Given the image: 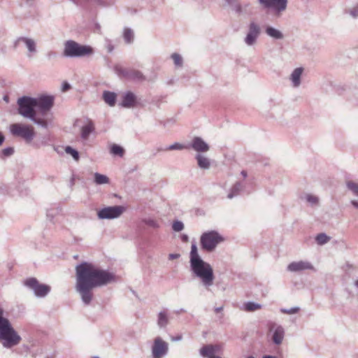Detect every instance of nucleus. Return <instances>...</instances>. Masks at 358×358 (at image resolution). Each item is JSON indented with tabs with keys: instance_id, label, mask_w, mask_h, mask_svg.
Segmentation results:
<instances>
[{
	"instance_id": "1",
	"label": "nucleus",
	"mask_w": 358,
	"mask_h": 358,
	"mask_svg": "<svg viewBox=\"0 0 358 358\" xmlns=\"http://www.w3.org/2000/svg\"><path fill=\"white\" fill-rule=\"evenodd\" d=\"M76 290L85 306H89L94 298L93 289L116 281L114 273L108 270L99 268L87 262H83L76 266Z\"/></svg>"
},
{
	"instance_id": "2",
	"label": "nucleus",
	"mask_w": 358,
	"mask_h": 358,
	"mask_svg": "<svg viewBox=\"0 0 358 358\" xmlns=\"http://www.w3.org/2000/svg\"><path fill=\"white\" fill-rule=\"evenodd\" d=\"M189 266L192 274L201 280L202 285L206 290L210 291V287L213 285L215 280L213 268L199 255L195 243H192L191 246Z\"/></svg>"
},
{
	"instance_id": "3",
	"label": "nucleus",
	"mask_w": 358,
	"mask_h": 358,
	"mask_svg": "<svg viewBox=\"0 0 358 358\" xmlns=\"http://www.w3.org/2000/svg\"><path fill=\"white\" fill-rule=\"evenodd\" d=\"M18 113L22 117L29 119L35 124L47 129L48 127V121L45 117H41L36 113L35 108V98L23 96L17 99Z\"/></svg>"
},
{
	"instance_id": "4",
	"label": "nucleus",
	"mask_w": 358,
	"mask_h": 358,
	"mask_svg": "<svg viewBox=\"0 0 358 358\" xmlns=\"http://www.w3.org/2000/svg\"><path fill=\"white\" fill-rule=\"evenodd\" d=\"M21 340L8 319L3 317V310L0 307V343L6 348H11L17 345Z\"/></svg>"
},
{
	"instance_id": "5",
	"label": "nucleus",
	"mask_w": 358,
	"mask_h": 358,
	"mask_svg": "<svg viewBox=\"0 0 358 358\" xmlns=\"http://www.w3.org/2000/svg\"><path fill=\"white\" fill-rule=\"evenodd\" d=\"M93 52V48L89 45H81L73 40H69L64 43L63 55L66 57L78 58L90 55Z\"/></svg>"
},
{
	"instance_id": "6",
	"label": "nucleus",
	"mask_w": 358,
	"mask_h": 358,
	"mask_svg": "<svg viewBox=\"0 0 358 358\" xmlns=\"http://www.w3.org/2000/svg\"><path fill=\"white\" fill-rule=\"evenodd\" d=\"M10 131L13 136L22 138L27 143H31L35 136L34 127L28 124H12Z\"/></svg>"
},
{
	"instance_id": "7",
	"label": "nucleus",
	"mask_w": 358,
	"mask_h": 358,
	"mask_svg": "<svg viewBox=\"0 0 358 358\" xmlns=\"http://www.w3.org/2000/svg\"><path fill=\"white\" fill-rule=\"evenodd\" d=\"M223 238L215 231L204 232L200 238L201 248L207 252L213 251Z\"/></svg>"
},
{
	"instance_id": "8",
	"label": "nucleus",
	"mask_w": 358,
	"mask_h": 358,
	"mask_svg": "<svg viewBox=\"0 0 358 358\" xmlns=\"http://www.w3.org/2000/svg\"><path fill=\"white\" fill-rule=\"evenodd\" d=\"M115 73L121 78L134 82H143L146 80L145 76L138 70L131 68H124L120 65L114 66Z\"/></svg>"
},
{
	"instance_id": "9",
	"label": "nucleus",
	"mask_w": 358,
	"mask_h": 358,
	"mask_svg": "<svg viewBox=\"0 0 358 358\" xmlns=\"http://www.w3.org/2000/svg\"><path fill=\"white\" fill-rule=\"evenodd\" d=\"M259 4L266 10H271L280 17L287 8L288 0H257Z\"/></svg>"
},
{
	"instance_id": "10",
	"label": "nucleus",
	"mask_w": 358,
	"mask_h": 358,
	"mask_svg": "<svg viewBox=\"0 0 358 358\" xmlns=\"http://www.w3.org/2000/svg\"><path fill=\"white\" fill-rule=\"evenodd\" d=\"M23 285L32 289L36 296L39 298L45 297L50 292V287L39 283L36 278H29L23 282Z\"/></svg>"
},
{
	"instance_id": "11",
	"label": "nucleus",
	"mask_w": 358,
	"mask_h": 358,
	"mask_svg": "<svg viewBox=\"0 0 358 358\" xmlns=\"http://www.w3.org/2000/svg\"><path fill=\"white\" fill-rule=\"evenodd\" d=\"M34 98L36 107L39 109L38 115L45 117L47 113L54 106L55 97L52 95L41 94Z\"/></svg>"
},
{
	"instance_id": "12",
	"label": "nucleus",
	"mask_w": 358,
	"mask_h": 358,
	"mask_svg": "<svg viewBox=\"0 0 358 358\" xmlns=\"http://www.w3.org/2000/svg\"><path fill=\"white\" fill-rule=\"evenodd\" d=\"M169 343L161 337H156L151 347V358H164L169 353Z\"/></svg>"
},
{
	"instance_id": "13",
	"label": "nucleus",
	"mask_w": 358,
	"mask_h": 358,
	"mask_svg": "<svg viewBox=\"0 0 358 358\" xmlns=\"http://www.w3.org/2000/svg\"><path fill=\"white\" fill-rule=\"evenodd\" d=\"M261 27L257 22L250 21L248 26L245 37L243 39L244 43L248 46L254 45L261 34Z\"/></svg>"
},
{
	"instance_id": "14",
	"label": "nucleus",
	"mask_w": 358,
	"mask_h": 358,
	"mask_svg": "<svg viewBox=\"0 0 358 358\" xmlns=\"http://www.w3.org/2000/svg\"><path fill=\"white\" fill-rule=\"evenodd\" d=\"M125 211L122 206L104 207L97 212L98 217L101 220H112L119 217Z\"/></svg>"
},
{
	"instance_id": "15",
	"label": "nucleus",
	"mask_w": 358,
	"mask_h": 358,
	"mask_svg": "<svg viewBox=\"0 0 358 358\" xmlns=\"http://www.w3.org/2000/svg\"><path fill=\"white\" fill-rule=\"evenodd\" d=\"M232 11L238 15L252 14V6L249 1L241 2L239 0H225Z\"/></svg>"
},
{
	"instance_id": "16",
	"label": "nucleus",
	"mask_w": 358,
	"mask_h": 358,
	"mask_svg": "<svg viewBox=\"0 0 358 358\" xmlns=\"http://www.w3.org/2000/svg\"><path fill=\"white\" fill-rule=\"evenodd\" d=\"M21 43H23L27 48L28 52L27 55L28 57L31 58L36 53V43L33 38L25 36L18 37L13 43L14 49L19 48Z\"/></svg>"
},
{
	"instance_id": "17",
	"label": "nucleus",
	"mask_w": 358,
	"mask_h": 358,
	"mask_svg": "<svg viewBox=\"0 0 358 358\" xmlns=\"http://www.w3.org/2000/svg\"><path fill=\"white\" fill-rule=\"evenodd\" d=\"M269 331H273L272 341L275 345H280L285 336V329L279 324L271 322L268 325Z\"/></svg>"
},
{
	"instance_id": "18",
	"label": "nucleus",
	"mask_w": 358,
	"mask_h": 358,
	"mask_svg": "<svg viewBox=\"0 0 358 358\" xmlns=\"http://www.w3.org/2000/svg\"><path fill=\"white\" fill-rule=\"evenodd\" d=\"M120 106L125 108H134L137 106V97L136 94L131 92L127 91L122 95V101Z\"/></svg>"
},
{
	"instance_id": "19",
	"label": "nucleus",
	"mask_w": 358,
	"mask_h": 358,
	"mask_svg": "<svg viewBox=\"0 0 358 358\" xmlns=\"http://www.w3.org/2000/svg\"><path fill=\"white\" fill-rule=\"evenodd\" d=\"M313 269H314L313 266L307 261L293 262L287 266V270L291 272H300Z\"/></svg>"
},
{
	"instance_id": "20",
	"label": "nucleus",
	"mask_w": 358,
	"mask_h": 358,
	"mask_svg": "<svg viewBox=\"0 0 358 358\" xmlns=\"http://www.w3.org/2000/svg\"><path fill=\"white\" fill-rule=\"evenodd\" d=\"M95 131V126L93 121L87 118L86 123L81 127L80 137L83 140L86 141L89 138L90 135Z\"/></svg>"
},
{
	"instance_id": "21",
	"label": "nucleus",
	"mask_w": 358,
	"mask_h": 358,
	"mask_svg": "<svg viewBox=\"0 0 358 358\" xmlns=\"http://www.w3.org/2000/svg\"><path fill=\"white\" fill-rule=\"evenodd\" d=\"M191 147L196 152H205L209 150V145L201 137L198 136L192 139Z\"/></svg>"
},
{
	"instance_id": "22",
	"label": "nucleus",
	"mask_w": 358,
	"mask_h": 358,
	"mask_svg": "<svg viewBox=\"0 0 358 358\" xmlns=\"http://www.w3.org/2000/svg\"><path fill=\"white\" fill-rule=\"evenodd\" d=\"M265 34L274 40H282L284 38L283 33L272 26L268 25L265 27Z\"/></svg>"
},
{
	"instance_id": "23",
	"label": "nucleus",
	"mask_w": 358,
	"mask_h": 358,
	"mask_svg": "<svg viewBox=\"0 0 358 358\" xmlns=\"http://www.w3.org/2000/svg\"><path fill=\"white\" fill-rule=\"evenodd\" d=\"M302 67L296 68L290 75V80L294 87H298L301 85V77L303 73Z\"/></svg>"
},
{
	"instance_id": "24",
	"label": "nucleus",
	"mask_w": 358,
	"mask_h": 358,
	"mask_svg": "<svg viewBox=\"0 0 358 358\" xmlns=\"http://www.w3.org/2000/svg\"><path fill=\"white\" fill-rule=\"evenodd\" d=\"M169 323V314L166 310L160 311L157 315V325L160 329H164Z\"/></svg>"
},
{
	"instance_id": "25",
	"label": "nucleus",
	"mask_w": 358,
	"mask_h": 358,
	"mask_svg": "<svg viewBox=\"0 0 358 358\" xmlns=\"http://www.w3.org/2000/svg\"><path fill=\"white\" fill-rule=\"evenodd\" d=\"M103 101L110 106H114L116 103L117 95L115 92L104 91L103 92Z\"/></svg>"
},
{
	"instance_id": "26",
	"label": "nucleus",
	"mask_w": 358,
	"mask_h": 358,
	"mask_svg": "<svg viewBox=\"0 0 358 358\" xmlns=\"http://www.w3.org/2000/svg\"><path fill=\"white\" fill-rule=\"evenodd\" d=\"M197 160L198 166L201 169H208L210 167V159L201 154H197L195 157Z\"/></svg>"
},
{
	"instance_id": "27",
	"label": "nucleus",
	"mask_w": 358,
	"mask_h": 358,
	"mask_svg": "<svg viewBox=\"0 0 358 358\" xmlns=\"http://www.w3.org/2000/svg\"><path fill=\"white\" fill-rule=\"evenodd\" d=\"M243 185L241 182H236L231 188L230 192L227 195V198L231 199L239 195L243 191Z\"/></svg>"
},
{
	"instance_id": "28",
	"label": "nucleus",
	"mask_w": 358,
	"mask_h": 358,
	"mask_svg": "<svg viewBox=\"0 0 358 358\" xmlns=\"http://www.w3.org/2000/svg\"><path fill=\"white\" fill-rule=\"evenodd\" d=\"M300 199L306 201L311 206H317L319 203V198L311 194H304L301 195Z\"/></svg>"
},
{
	"instance_id": "29",
	"label": "nucleus",
	"mask_w": 358,
	"mask_h": 358,
	"mask_svg": "<svg viewBox=\"0 0 358 358\" xmlns=\"http://www.w3.org/2000/svg\"><path fill=\"white\" fill-rule=\"evenodd\" d=\"M215 352H217V350H215L213 345H204L200 350V354L203 357H208V358L210 356H213Z\"/></svg>"
},
{
	"instance_id": "30",
	"label": "nucleus",
	"mask_w": 358,
	"mask_h": 358,
	"mask_svg": "<svg viewBox=\"0 0 358 358\" xmlns=\"http://www.w3.org/2000/svg\"><path fill=\"white\" fill-rule=\"evenodd\" d=\"M123 38L126 43H132L134 41V31L131 28L125 27L123 31Z\"/></svg>"
},
{
	"instance_id": "31",
	"label": "nucleus",
	"mask_w": 358,
	"mask_h": 358,
	"mask_svg": "<svg viewBox=\"0 0 358 358\" xmlns=\"http://www.w3.org/2000/svg\"><path fill=\"white\" fill-rule=\"evenodd\" d=\"M94 182L96 185H103L109 182V178L99 173H95L94 175Z\"/></svg>"
},
{
	"instance_id": "32",
	"label": "nucleus",
	"mask_w": 358,
	"mask_h": 358,
	"mask_svg": "<svg viewBox=\"0 0 358 358\" xmlns=\"http://www.w3.org/2000/svg\"><path fill=\"white\" fill-rule=\"evenodd\" d=\"M262 308L261 304L252 301H248L244 303V310L248 312H252Z\"/></svg>"
},
{
	"instance_id": "33",
	"label": "nucleus",
	"mask_w": 358,
	"mask_h": 358,
	"mask_svg": "<svg viewBox=\"0 0 358 358\" xmlns=\"http://www.w3.org/2000/svg\"><path fill=\"white\" fill-rule=\"evenodd\" d=\"M330 240V237H329L326 234L324 233H320L317 234L315 237V241L317 243L320 245H324Z\"/></svg>"
},
{
	"instance_id": "34",
	"label": "nucleus",
	"mask_w": 358,
	"mask_h": 358,
	"mask_svg": "<svg viewBox=\"0 0 358 358\" xmlns=\"http://www.w3.org/2000/svg\"><path fill=\"white\" fill-rule=\"evenodd\" d=\"M110 152L113 155H117V156H119V157H122L124 155V150L120 145H118L117 144H113L110 147Z\"/></svg>"
},
{
	"instance_id": "35",
	"label": "nucleus",
	"mask_w": 358,
	"mask_h": 358,
	"mask_svg": "<svg viewBox=\"0 0 358 358\" xmlns=\"http://www.w3.org/2000/svg\"><path fill=\"white\" fill-rule=\"evenodd\" d=\"M346 186L349 190H350L355 196H358V184L353 181H348Z\"/></svg>"
},
{
	"instance_id": "36",
	"label": "nucleus",
	"mask_w": 358,
	"mask_h": 358,
	"mask_svg": "<svg viewBox=\"0 0 358 358\" xmlns=\"http://www.w3.org/2000/svg\"><path fill=\"white\" fill-rule=\"evenodd\" d=\"M65 151L67 154L71 155L72 157L73 158V159H75L76 161L79 160V158H80L79 152L73 148L72 147L66 146L65 148Z\"/></svg>"
},
{
	"instance_id": "37",
	"label": "nucleus",
	"mask_w": 358,
	"mask_h": 358,
	"mask_svg": "<svg viewBox=\"0 0 358 358\" xmlns=\"http://www.w3.org/2000/svg\"><path fill=\"white\" fill-rule=\"evenodd\" d=\"M187 148H188L187 146H186L183 144H181L180 143H175L166 147L165 149H164V150H183V149H185Z\"/></svg>"
},
{
	"instance_id": "38",
	"label": "nucleus",
	"mask_w": 358,
	"mask_h": 358,
	"mask_svg": "<svg viewBox=\"0 0 358 358\" xmlns=\"http://www.w3.org/2000/svg\"><path fill=\"white\" fill-rule=\"evenodd\" d=\"M173 60L174 64L176 66L180 67L182 66V58L178 53H173L171 56Z\"/></svg>"
},
{
	"instance_id": "39",
	"label": "nucleus",
	"mask_w": 358,
	"mask_h": 358,
	"mask_svg": "<svg viewBox=\"0 0 358 358\" xmlns=\"http://www.w3.org/2000/svg\"><path fill=\"white\" fill-rule=\"evenodd\" d=\"M14 153V148L12 147H8L1 150L0 157H8L13 155Z\"/></svg>"
},
{
	"instance_id": "40",
	"label": "nucleus",
	"mask_w": 358,
	"mask_h": 358,
	"mask_svg": "<svg viewBox=\"0 0 358 358\" xmlns=\"http://www.w3.org/2000/svg\"><path fill=\"white\" fill-rule=\"evenodd\" d=\"M143 222L148 226L152 227V228H154V229H157L159 227L158 222L154 220V219H151V218H145L143 220Z\"/></svg>"
},
{
	"instance_id": "41",
	"label": "nucleus",
	"mask_w": 358,
	"mask_h": 358,
	"mask_svg": "<svg viewBox=\"0 0 358 358\" xmlns=\"http://www.w3.org/2000/svg\"><path fill=\"white\" fill-rule=\"evenodd\" d=\"M172 229L175 231H181L184 229V224L179 220L173 222Z\"/></svg>"
},
{
	"instance_id": "42",
	"label": "nucleus",
	"mask_w": 358,
	"mask_h": 358,
	"mask_svg": "<svg viewBox=\"0 0 358 358\" xmlns=\"http://www.w3.org/2000/svg\"><path fill=\"white\" fill-rule=\"evenodd\" d=\"M299 310V307H293V308H291L289 309H281V312L282 313H286V314H295L296 313H298Z\"/></svg>"
},
{
	"instance_id": "43",
	"label": "nucleus",
	"mask_w": 358,
	"mask_h": 358,
	"mask_svg": "<svg viewBox=\"0 0 358 358\" xmlns=\"http://www.w3.org/2000/svg\"><path fill=\"white\" fill-rule=\"evenodd\" d=\"M348 13L353 17H358V5L354 6L352 8L350 9Z\"/></svg>"
},
{
	"instance_id": "44",
	"label": "nucleus",
	"mask_w": 358,
	"mask_h": 358,
	"mask_svg": "<svg viewBox=\"0 0 358 358\" xmlns=\"http://www.w3.org/2000/svg\"><path fill=\"white\" fill-rule=\"evenodd\" d=\"M106 48L109 53H111L114 50V46L112 42L109 39L106 40Z\"/></svg>"
},
{
	"instance_id": "45",
	"label": "nucleus",
	"mask_w": 358,
	"mask_h": 358,
	"mask_svg": "<svg viewBox=\"0 0 358 358\" xmlns=\"http://www.w3.org/2000/svg\"><path fill=\"white\" fill-rule=\"evenodd\" d=\"M180 257V254H176V253H171L169 255V259L170 260H173V259H178Z\"/></svg>"
},
{
	"instance_id": "46",
	"label": "nucleus",
	"mask_w": 358,
	"mask_h": 358,
	"mask_svg": "<svg viewBox=\"0 0 358 358\" xmlns=\"http://www.w3.org/2000/svg\"><path fill=\"white\" fill-rule=\"evenodd\" d=\"M70 88H71V86L68 83L65 82L62 84V91L63 92H66V91L69 90Z\"/></svg>"
},
{
	"instance_id": "47",
	"label": "nucleus",
	"mask_w": 358,
	"mask_h": 358,
	"mask_svg": "<svg viewBox=\"0 0 358 358\" xmlns=\"http://www.w3.org/2000/svg\"><path fill=\"white\" fill-rule=\"evenodd\" d=\"M33 145H34L36 148H40L41 145H46V143H45V142H43V141H42L41 143H38V141H36V142H34V143H33Z\"/></svg>"
},
{
	"instance_id": "48",
	"label": "nucleus",
	"mask_w": 358,
	"mask_h": 358,
	"mask_svg": "<svg viewBox=\"0 0 358 358\" xmlns=\"http://www.w3.org/2000/svg\"><path fill=\"white\" fill-rule=\"evenodd\" d=\"M57 55L55 52L50 51L48 53L47 56L48 58L55 57Z\"/></svg>"
},
{
	"instance_id": "49",
	"label": "nucleus",
	"mask_w": 358,
	"mask_h": 358,
	"mask_svg": "<svg viewBox=\"0 0 358 358\" xmlns=\"http://www.w3.org/2000/svg\"><path fill=\"white\" fill-rule=\"evenodd\" d=\"M5 141V136L1 131H0V145L3 144Z\"/></svg>"
},
{
	"instance_id": "50",
	"label": "nucleus",
	"mask_w": 358,
	"mask_h": 358,
	"mask_svg": "<svg viewBox=\"0 0 358 358\" xmlns=\"http://www.w3.org/2000/svg\"><path fill=\"white\" fill-rule=\"evenodd\" d=\"M181 239H182V241L183 242H187V241H188L189 238H188V236H187V235H186V234H183V235H182V236H181Z\"/></svg>"
},
{
	"instance_id": "51",
	"label": "nucleus",
	"mask_w": 358,
	"mask_h": 358,
	"mask_svg": "<svg viewBox=\"0 0 358 358\" xmlns=\"http://www.w3.org/2000/svg\"><path fill=\"white\" fill-rule=\"evenodd\" d=\"M185 312H186V310L184 308H180L179 310H175V313L177 315H179L182 313H185Z\"/></svg>"
},
{
	"instance_id": "52",
	"label": "nucleus",
	"mask_w": 358,
	"mask_h": 358,
	"mask_svg": "<svg viewBox=\"0 0 358 358\" xmlns=\"http://www.w3.org/2000/svg\"><path fill=\"white\" fill-rule=\"evenodd\" d=\"M351 203L354 207L358 208V201L352 200L351 201Z\"/></svg>"
},
{
	"instance_id": "53",
	"label": "nucleus",
	"mask_w": 358,
	"mask_h": 358,
	"mask_svg": "<svg viewBox=\"0 0 358 358\" xmlns=\"http://www.w3.org/2000/svg\"><path fill=\"white\" fill-rule=\"evenodd\" d=\"M47 216L48 217H50L51 219H52L54 217V213L50 212V210H48L47 212Z\"/></svg>"
},
{
	"instance_id": "54",
	"label": "nucleus",
	"mask_w": 358,
	"mask_h": 358,
	"mask_svg": "<svg viewBox=\"0 0 358 358\" xmlns=\"http://www.w3.org/2000/svg\"><path fill=\"white\" fill-rule=\"evenodd\" d=\"M222 310H223V307L222 306L217 307V308H215V312L218 313L221 312Z\"/></svg>"
},
{
	"instance_id": "55",
	"label": "nucleus",
	"mask_w": 358,
	"mask_h": 358,
	"mask_svg": "<svg viewBox=\"0 0 358 358\" xmlns=\"http://www.w3.org/2000/svg\"><path fill=\"white\" fill-rule=\"evenodd\" d=\"M26 3L29 6H32L34 3V0H26Z\"/></svg>"
},
{
	"instance_id": "56",
	"label": "nucleus",
	"mask_w": 358,
	"mask_h": 358,
	"mask_svg": "<svg viewBox=\"0 0 358 358\" xmlns=\"http://www.w3.org/2000/svg\"><path fill=\"white\" fill-rule=\"evenodd\" d=\"M241 174L242 175V176L243 177V178H245L247 177V172L245 171H242Z\"/></svg>"
},
{
	"instance_id": "57",
	"label": "nucleus",
	"mask_w": 358,
	"mask_h": 358,
	"mask_svg": "<svg viewBox=\"0 0 358 358\" xmlns=\"http://www.w3.org/2000/svg\"><path fill=\"white\" fill-rule=\"evenodd\" d=\"M182 339V336H178L176 338H173L172 340L175 341H180Z\"/></svg>"
},
{
	"instance_id": "58",
	"label": "nucleus",
	"mask_w": 358,
	"mask_h": 358,
	"mask_svg": "<svg viewBox=\"0 0 358 358\" xmlns=\"http://www.w3.org/2000/svg\"><path fill=\"white\" fill-rule=\"evenodd\" d=\"M74 181H75V178H74V175H73L71 178V181H70L71 186H73L74 185Z\"/></svg>"
},
{
	"instance_id": "59",
	"label": "nucleus",
	"mask_w": 358,
	"mask_h": 358,
	"mask_svg": "<svg viewBox=\"0 0 358 358\" xmlns=\"http://www.w3.org/2000/svg\"><path fill=\"white\" fill-rule=\"evenodd\" d=\"M262 358H276L275 356L272 355H264Z\"/></svg>"
},
{
	"instance_id": "60",
	"label": "nucleus",
	"mask_w": 358,
	"mask_h": 358,
	"mask_svg": "<svg viewBox=\"0 0 358 358\" xmlns=\"http://www.w3.org/2000/svg\"><path fill=\"white\" fill-rule=\"evenodd\" d=\"M213 347H215V350H217V352H218L220 349V345H214Z\"/></svg>"
},
{
	"instance_id": "61",
	"label": "nucleus",
	"mask_w": 358,
	"mask_h": 358,
	"mask_svg": "<svg viewBox=\"0 0 358 358\" xmlns=\"http://www.w3.org/2000/svg\"><path fill=\"white\" fill-rule=\"evenodd\" d=\"M3 99H4V101H6V102H8V96H4Z\"/></svg>"
},
{
	"instance_id": "62",
	"label": "nucleus",
	"mask_w": 358,
	"mask_h": 358,
	"mask_svg": "<svg viewBox=\"0 0 358 358\" xmlns=\"http://www.w3.org/2000/svg\"><path fill=\"white\" fill-rule=\"evenodd\" d=\"M209 358H222V357H218V356H214V355H213V356H210V357H209Z\"/></svg>"
},
{
	"instance_id": "63",
	"label": "nucleus",
	"mask_w": 358,
	"mask_h": 358,
	"mask_svg": "<svg viewBox=\"0 0 358 358\" xmlns=\"http://www.w3.org/2000/svg\"><path fill=\"white\" fill-rule=\"evenodd\" d=\"M246 358H255V357L252 355H248V356H247Z\"/></svg>"
},
{
	"instance_id": "64",
	"label": "nucleus",
	"mask_w": 358,
	"mask_h": 358,
	"mask_svg": "<svg viewBox=\"0 0 358 358\" xmlns=\"http://www.w3.org/2000/svg\"><path fill=\"white\" fill-rule=\"evenodd\" d=\"M355 285L357 287H358V280L355 281Z\"/></svg>"
}]
</instances>
